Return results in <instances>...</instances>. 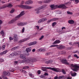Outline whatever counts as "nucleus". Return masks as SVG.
Wrapping results in <instances>:
<instances>
[{
  "label": "nucleus",
  "mask_w": 79,
  "mask_h": 79,
  "mask_svg": "<svg viewBox=\"0 0 79 79\" xmlns=\"http://www.w3.org/2000/svg\"><path fill=\"white\" fill-rule=\"evenodd\" d=\"M40 69H41L44 72H46L47 71V69L51 70L52 71L56 72H60V69H59L55 68H52L51 67H42L40 68Z\"/></svg>",
  "instance_id": "1"
},
{
  "label": "nucleus",
  "mask_w": 79,
  "mask_h": 79,
  "mask_svg": "<svg viewBox=\"0 0 79 79\" xmlns=\"http://www.w3.org/2000/svg\"><path fill=\"white\" fill-rule=\"evenodd\" d=\"M24 14V11H22L19 15H18L15 18L13 19L11 21H10L9 22V23L10 24H11L15 22L16 21V20H18V19H19V18H20V17H21V16H22Z\"/></svg>",
  "instance_id": "2"
},
{
  "label": "nucleus",
  "mask_w": 79,
  "mask_h": 79,
  "mask_svg": "<svg viewBox=\"0 0 79 79\" xmlns=\"http://www.w3.org/2000/svg\"><path fill=\"white\" fill-rule=\"evenodd\" d=\"M35 61V59H27L26 60H23V62H24L27 64L30 63L31 62H34Z\"/></svg>",
  "instance_id": "3"
},
{
  "label": "nucleus",
  "mask_w": 79,
  "mask_h": 79,
  "mask_svg": "<svg viewBox=\"0 0 79 79\" xmlns=\"http://www.w3.org/2000/svg\"><path fill=\"white\" fill-rule=\"evenodd\" d=\"M71 67L74 68V69H72V70H73V71L77 72L78 71V69H79V66L76 64L74 65L73 64H71Z\"/></svg>",
  "instance_id": "4"
},
{
  "label": "nucleus",
  "mask_w": 79,
  "mask_h": 79,
  "mask_svg": "<svg viewBox=\"0 0 79 79\" xmlns=\"http://www.w3.org/2000/svg\"><path fill=\"white\" fill-rule=\"evenodd\" d=\"M18 6L20 8L24 9L26 10L30 9L32 8V7L27 5H19Z\"/></svg>",
  "instance_id": "5"
},
{
  "label": "nucleus",
  "mask_w": 79,
  "mask_h": 79,
  "mask_svg": "<svg viewBox=\"0 0 79 79\" xmlns=\"http://www.w3.org/2000/svg\"><path fill=\"white\" fill-rule=\"evenodd\" d=\"M45 7H46V6H42L40 7L35 9V10L37 11V12H36V13L38 14L40 13V11L39 10H40L42 9H44Z\"/></svg>",
  "instance_id": "6"
},
{
  "label": "nucleus",
  "mask_w": 79,
  "mask_h": 79,
  "mask_svg": "<svg viewBox=\"0 0 79 79\" xmlns=\"http://www.w3.org/2000/svg\"><path fill=\"white\" fill-rule=\"evenodd\" d=\"M47 20V19L46 18H44L40 20L38 22L39 23H40L42 22H44Z\"/></svg>",
  "instance_id": "7"
},
{
  "label": "nucleus",
  "mask_w": 79,
  "mask_h": 79,
  "mask_svg": "<svg viewBox=\"0 0 79 79\" xmlns=\"http://www.w3.org/2000/svg\"><path fill=\"white\" fill-rule=\"evenodd\" d=\"M61 62L63 64H67V65H69V64L67 62L68 61L66 59H62L61 60Z\"/></svg>",
  "instance_id": "8"
},
{
  "label": "nucleus",
  "mask_w": 79,
  "mask_h": 79,
  "mask_svg": "<svg viewBox=\"0 0 79 79\" xmlns=\"http://www.w3.org/2000/svg\"><path fill=\"white\" fill-rule=\"evenodd\" d=\"M29 39H30L29 37L24 38V39H23L22 40H20L19 41V42L20 43H22L25 41L27 40H29Z\"/></svg>",
  "instance_id": "9"
},
{
  "label": "nucleus",
  "mask_w": 79,
  "mask_h": 79,
  "mask_svg": "<svg viewBox=\"0 0 79 79\" xmlns=\"http://www.w3.org/2000/svg\"><path fill=\"white\" fill-rule=\"evenodd\" d=\"M57 46L58 47H57V48L59 50H61L65 48V46L64 45H58Z\"/></svg>",
  "instance_id": "10"
},
{
  "label": "nucleus",
  "mask_w": 79,
  "mask_h": 79,
  "mask_svg": "<svg viewBox=\"0 0 79 79\" xmlns=\"http://www.w3.org/2000/svg\"><path fill=\"white\" fill-rule=\"evenodd\" d=\"M37 43V41H33V42H31L30 43H28V45L29 46H31L32 45L35 44Z\"/></svg>",
  "instance_id": "11"
},
{
  "label": "nucleus",
  "mask_w": 79,
  "mask_h": 79,
  "mask_svg": "<svg viewBox=\"0 0 79 79\" xmlns=\"http://www.w3.org/2000/svg\"><path fill=\"white\" fill-rule=\"evenodd\" d=\"M67 7L65 6L64 5H61L59 6H58V8H63L64 9H65L67 8Z\"/></svg>",
  "instance_id": "12"
},
{
  "label": "nucleus",
  "mask_w": 79,
  "mask_h": 79,
  "mask_svg": "<svg viewBox=\"0 0 79 79\" xmlns=\"http://www.w3.org/2000/svg\"><path fill=\"white\" fill-rule=\"evenodd\" d=\"M3 73L4 75L6 76H9L10 75V73L8 72L4 71Z\"/></svg>",
  "instance_id": "13"
},
{
  "label": "nucleus",
  "mask_w": 79,
  "mask_h": 79,
  "mask_svg": "<svg viewBox=\"0 0 79 79\" xmlns=\"http://www.w3.org/2000/svg\"><path fill=\"white\" fill-rule=\"evenodd\" d=\"M33 3V2L31 1H28L26 2H25V4H31Z\"/></svg>",
  "instance_id": "14"
},
{
  "label": "nucleus",
  "mask_w": 79,
  "mask_h": 79,
  "mask_svg": "<svg viewBox=\"0 0 79 79\" xmlns=\"http://www.w3.org/2000/svg\"><path fill=\"white\" fill-rule=\"evenodd\" d=\"M61 41L59 40H56V41H55L53 44H58Z\"/></svg>",
  "instance_id": "15"
},
{
  "label": "nucleus",
  "mask_w": 79,
  "mask_h": 79,
  "mask_svg": "<svg viewBox=\"0 0 79 79\" xmlns=\"http://www.w3.org/2000/svg\"><path fill=\"white\" fill-rule=\"evenodd\" d=\"M68 22L70 24H73L74 23V21L73 20H69Z\"/></svg>",
  "instance_id": "16"
},
{
  "label": "nucleus",
  "mask_w": 79,
  "mask_h": 79,
  "mask_svg": "<svg viewBox=\"0 0 79 79\" xmlns=\"http://www.w3.org/2000/svg\"><path fill=\"white\" fill-rule=\"evenodd\" d=\"M20 57L23 59H26V56L24 55H21L20 56Z\"/></svg>",
  "instance_id": "17"
},
{
  "label": "nucleus",
  "mask_w": 79,
  "mask_h": 79,
  "mask_svg": "<svg viewBox=\"0 0 79 79\" xmlns=\"http://www.w3.org/2000/svg\"><path fill=\"white\" fill-rule=\"evenodd\" d=\"M31 47L26 48V51H27V52H31Z\"/></svg>",
  "instance_id": "18"
},
{
  "label": "nucleus",
  "mask_w": 79,
  "mask_h": 79,
  "mask_svg": "<svg viewBox=\"0 0 79 79\" xmlns=\"http://www.w3.org/2000/svg\"><path fill=\"white\" fill-rule=\"evenodd\" d=\"M15 54L16 56L17 55H19L21 54V52L20 51H18L15 52Z\"/></svg>",
  "instance_id": "19"
},
{
  "label": "nucleus",
  "mask_w": 79,
  "mask_h": 79,
  "mask_svg": "<svg viewBox=\"0 0 79 79\" xmlns=\"http://www.w3.org/2000/svg\"><path fill=\"white\" fill-rule=\"evenodd\" d=\"M19 46L16 47H14L11 49V50L12 51H14L15 50H16L17 49H19Z\"/></svg>",
  "instance_id": "20"
},
{
  "label": "nucleus",
  "mask_w": 79,
  "mask_h": 79,
  "mask_svg": "<svg viewBox=\"0 0 79 79\" xmlns=\"http://www.w3.org/2000/svg\"><path fill=\"white\" fill-rule=\"evenodd\" d=\"M52 62H53V60H50L49 61L46 62L45 63L46 64H49V63H52Z\"/></svg>",
  "instance_id": "21"
},
{
  "label": "nucleus",
  "mask_w": 79,
  "mask_h": 79,
  "mask_svg": "<svg viewBox=\"0 0 79 79\" xmlns=\"http://www.w3.org/2000/svg\"><path fill=\"white\" fill-rule=\"evenodd\" d=\"M7 5H3L2 7L0 8V9H4L7 7Z\"/></svg>",
  "instance_id": "22"
},
{
  "label": "nucleus",
  "mask_w": 79,
  "mask_h": 79,
  "mask_svg": "<svg viewBox=\"0 0 79 79\" xmlns=\"http://www.w3.org/2000/svg\"><path fill=\"white\" fill-rule=\"evenodd\" d=\"M64 78V76H61L58 77L57 79H63Z\"/></svg>",
  "instance_id": "23"
},
{
  "label": "nucleus",
  "mask_w": 79,
  "mask_h": 79,
  "mask_svg": "<svg viewBox=\"0 0 79 79\" xmlns=\"http://www.w3.org/2000/svg\"><path fill=\"white\" fill-rule=\"evenodd\" d=\"M17 24L19 26H23V22L19 23Z\"/></svg>",
  "instance_id": "24"
},
{
  "label": "nucleus",
  "mask_w": 79,
  "mask_h": 79,
  "mask_svg": "<svg viewBox=\"0 0 79 79\" xmlns=\"http://www.w3.org/2000/svg\"><path fill=\"white\" fill-rule=\"evenodd\" d=\"M77 73H72L71 74L72 76L73 77H75L76 76Z\"/></svg>",
  "instance_id": "25"
},
{
  "label": "nucleus",
  "mask_w": 79,
  "mask_h": 79,
  "mask_svg": "<svg viewBox=\"0 0 79 79\" xmlns=\"http://www.w3.org/2000/svg\"><path fill=\"white\" fill-rule=\"evenodd\" d=\"M53 0H45L44 1V2L45 3H48V2H51V1H52Z\"/></svg>",
  "instance_id": "26"
},
{
  "label": "nucleus",
  "mask_w": 79,
  "mask_h": 79,
  "mask_svg": "<svg viewBox=\"0 0 79 79\" xmlns=\"http://www.w3.org/2000/svg\"><path fill=\"white\" fill-rule=\"evenodd\" d=\"M71 3V2H68L64 4V5L66 6H68L70 5Z\"/></svg>",
  "instance_id": "27"
},
{
  "label": "nucleus",
  "mask_w": 79,
  "mask_h": 79,
  "mask_svg": "<svg viewBox=\"0 0 79 79\" xmlns=\"http://www.w3.org/2000/svg\"><path fill=\"white\" fill-rule=\"evenodd\" d=\"M58 19V18H53L52 19V21H57Z\"/></svg>",
  "instance_id": "28"
},
{
  "label": "nucleus",
  "mask_w": 79,
  "mask_h": 79,
  "mask_svg": "<svg viewBox=\"0 0 79 79\" xmlns=\"http://www.w3.org/2000/svg\"><path fill=\"white\" fill-rule=\"evenodd\" d=\"M0 34L2 35V36H4V32L3 30H2L0 32Z\"/></svg>",
  "instance_id": "29"
},
{
  "label": "nucleus",
  "mask_w": 79,
  "mask_h": 79,
  "mask_svg": "<svg viewBox=\"0 0 79 79\" xmlns=\"http://www.w3.org/2000/svg\"><path fill=\"white\" fill-rule=\"evenodd\" d=\"M50 7L51 8L52 10H54V5H51L50 6Z\"/></svg>",
  "instance_id": "30"
},
{
  "label": "nucleus",
  "mask_w": 79,
  "mask_h": 79,
  "mask_svg": "<svg viewBox=\"0 0 79 79\" xmlns=\"http://www.w3.org/2000/svg\"><path fill=\"white\" fill-rule=\"evenodd\" d=\"M53 22V21L52 20V19H50V20H48L47 22V24H49V23H50V22Z\"/></svg>",
  "instance_id": "31"
},
{
  "label": "nucleus",
  "mask_w": 79,
  "mask_h": 79,
  "mask_svg": "<svg viewBox=\"0 0 79 79\" xmlns=\"http://www.w3.org/2000/svg\"><path fill=\"white\" fill-rule=\"evenodd\" d=\"M38 50H39V51L40 52H44V51H45V50L44 49H40Z\"/></svg>",
  "instance_id": "32"
},
{
  "label": "nucleus",
  "mask_w": 79,
  "mask_h": 79,
  "mask_svg": "<svg viewBox=\"0 0 79 79\" xmlns=\"http://www.w3.org/2000/svg\"><path fill=\"white\" fill-rule=\"evenodd\" d=\"M29 67L28 66H25L23 68V69H29Z\"/></svg>",
  "instance_id": "33"
},
{
  "label": "nucleus",
  "mask_w": 79,
  "mask_h": 79,
  "mask_svg": "<svg viewBox=\"0 0 79 79\" xmlns=\"http://www.w3.org/2000/svg\"><path fill=\"white\" fill-rule=\"evenodd\" d=\"M10 56H16L15 54V52L14 53H12L10 55Z\"/></svg>",
  "instance_id": "34"
},
{
  "label": "nucleus",
  "mask_w": 79,
  "mask_h": 79,
  "mask_svg": "<svg viewBox=\"0 0 79 79\" xmlns=\"http://www.w3.org/2000/svg\"><path fill=\"white\" fill-rule=\"evenodd\" d=\"M29 75L31 78H34V75H32L31 73H29Z\"/></svg>",
  "instance_id": "35"
},
{
  "label": "nucleus",
  "mask_w": 79,
  "mask_h": 79,
  "mask_svg": "<svg viewBox=\"0 0 79 79\" xmlns=\"http://www.w3.org/2000/svg\"><path fill=\"white\" fill-rule=\"evenodd\" d=\"M73 53L74 54H76L77 53L79 54V51L78 50H77L75 51H74L73 52Z\"/></svg>",
  "instance_id": "36"
},
{
  "label": "nucleus",
  "mask_w": 79,
  "mask_h": 79,
  "mask_svg": "<svg viewBox=\"0 0 79 79\" xmlns=\"http://www.w3.org/2000/svg\"><path fill=\"white\" fill-rule=\"evenodd\" d=\"M56 24H57V23L56 22H54L52 23V26L53 27H54L55 25H56Z\"/></svg>",
  "instance_id": "37"
},
{
  "label": "nucleus",
  "mask_w": 79,
  "mask_h": 79,
  "mask_svg": "<svg viewBox=\"0 0 79 79\" xmlns=\"http://www.w3.org/2000/svg\"><path fill=\"white\" fill-rule=\"evenodd\" d=\"M15 10L14 9H12L10 12V13H12L15 11Z\"/></svg>",
  "instance_id": "38"
},
{
  "label": "nucleus",
  "mask_w": 79,
  "mask_h": 79,
  "mask_svg": "<svg viewBox=\"0 0 79 79\" xmlns=\"http://www.w3.org/2000/svg\"><path fill=\"white\" fill-rule=\"evenodd\" d=\"M73 56H74L75 57L77 58V59L79 58V57L76 54L73 55Z\"/></svg>",
  "instance_id": "39"
},
{
  "label": "nucleus",
  "mask_w": 79,
  "mask_h": 79,
  "mask_svg": "<svg viewBox=\"0 0 79 79\" xmlns=\"http://www.w3.org/2000/svg\"><path fill=\"white\" fill-rule=\"evenodd\" d=\"M2 48V50H5V45H3Z\"/></svg>",
  "instance_id": "40"
},
{
  "label": "nucleus",
  "mask_w": 79,
  "mask_h": 79,
  "mask_svg": "<svg viewBox=\"0 0 79 79\" xmlns=\"http://www.w3.org/2000/svg\"><path fill=\"white\" fill-rule=\"evenodd\" d=\"M44 37V35H42L41 37L39 38V40H41Z\"/></svg>",
  "instance_id": "41"
},
{
  "label": "nucleus",
  "mask_w": 79,
  "mask_h": 79,
  "mask_svg": "<svg viewBox=\"0 0 79 79\" xmlns=\"http://www.w3.org/2000/svg\"><path fill=\"white\" fill-rule=\"evenodd\" d=\"M12 6V5L11 4H9L8 5H7V7H11Z\"/></svg>",
  "instance_id": "42"
},
{
  "label": "nucleus",
  "mask_w": 79,
  "mask_h": 79,
  "mask_svg": "<svg viewBox=\"0 0 79 79\" xmlns=\"http://www.w3.org/2000/svg\"><path fill=\"white\" fill-rule=\"evenodd\" d=\"M60 53H61V54H65L66 53V52L65 51L64 52H60Z\"/></svg>",
  "instance_id": "43"
},
{
  "label": "nucleus",
  "mask_w": 79,
  "mask_h": 79,
  "mask_svg": "<svg viewBox=\"0 0 79 79\" xmlns=\"http://www.w3.org/2000/svg\"><path fill=\"white\" fill-rule=\"evenodd\" d=\"M18 41V38H14V42H16Z\"/></svg>",
  "instance_id": "44"
},
{
  "label": "nucleus",
  "mask_w": 79,
  "mask_h": 79,
  "mask_svg": "<svg viewBox=\"0 0 79 79\" xmlns=\"http://www.w3.org/2000/svg\"><path fill=\"white\" fill-rule=\"evenodd\" d=\"M37 73L38 74H39V75L41 74V70H38L37 71Z\"/></svg>",
  "instance_id": "45"
},
{
  "label": "nucleus",
  "mask_w": 79,
  "mask_h": 79,
  "mask_svg": "<svg viewBox=\"0 0 79 79\" xmlns=\"http://www.w3.org/2000/svg\"><path fill=\"white\" fill-rule=\"evenodd\" d=\"M58 46V45H51L50 47V48H52V47H57Z\"/></svg>",
  "instance_id": "46"
},
{
  "label": "nucleus",
  "mask_w": 79,
  "mask_h": 79,
  "mask_svg": "<svg viewBox=\"0 0 79 79\" xmlns=\"http://www.w3.org/2000/svg\"><path fill=\"white\" fill-rule=\"evenodd\" d=\"M67 14L69 15H72L73 14V13L68 11L67 12Z\"/></svg>",
  "instance_id": "47"
},
{
  "label": "nucleus",
  "mask_w": 79,
  "mask_h": 79,
  "mask_svg": "<svg viewBox=\"0 0 79 79\" xmlns=\"http://www.w3.org/2000/svg\"><path fill=\"white\" fill-rule=\"evenodd\" d=\"M62 72L64 74H66V72L64 70V69H62Z\"/></svg>",
  "instance_id": "48"
},
{
  "label": "nucleus",
  "mask_w": 79,
  "mask_h": 79,
  "mask_svg": "<svg viewBox=\"0 0 79 79\" xmlns=\"http://www.w3.org/2000/svg\"><path fill=\"white\" fill-rule=\"evenodd\" d=\"M8 52V51L7 50H6L5 51H4L3 52V54H6L7 52Z\"/></svg>",
  "instance_id": "49"
},
{
  "label": "nucleus",
  "mask_w": 79,
  "mask_h": 79,
  "mask_svg": "<svg viewBox=\"0 0 79 79\" xmlns=\"http://www.w3.org/2000/svg\"><path fill=\"white\" fill-rule=\"evenodd\" d=\"M57 8H58V6L57 5H56L55 6H54V9Z\"/></svg>",
  "instance_id": "50"
},
{
  "label": "nucleus",
  "mask_w": 79,
  "mask_h": 79,
  "mask_svg": "<svg viewBox=\"0 0 79 79\" xmlns=\"http://www.w3.org/2000/svg\"><path fill=\"white\" fill-rule=\"evenodd\" d=\"M17 38V35L16 34H15L14 36V39Z\"/></svg>",
  "instance_id": "51"
},
{
  "label": "nucleus",
  "mask_w": 79,
  "mask_h": 79,
  "mask_svg": "<svg viewBox=\"0 0 79 79\" xmlns=\"http://www.w3.org/2000/svg\"><path fill=\"white\" fill-rule=\"evenodd\" d=\"M45 77L44 75H41L40 76V77L41 78H44Z\"/></svg>",
  "instance_id": "52"
},
{
  "label": "nucleus",
  "mask_w": 79,
  "mask_h": 79,
  "mask_svg": "<svg viewBox=\"0 0 79 79\" xmlns=\"http://www.w3.org/2000/svg\"><path fill=\"white\" fill-rule=\"evenodd\" d=\"M24 30H25V28L24 27H23L22 30V33H23L24 31Z\"/></svg>",
  "instance_id": "53"
},
{
  "label": "nucleus",
  "mask_w": 79,
  "mask_h": 79,
  "mask_svg": "<svg viewBox=\"0 0 79 79\" xmlns=\"http://www.w3.org/2000/svg\"><path fill=\"white\" fill-rule=\"evenodd\" d=\"M23 26L27 25V23H24V22H23Z\"/></svg>",
  "instance_id": "54"
},
{
  "label": "nucleus",
  "mask_w": 79,
  "mask_h": 79,
  "mask_svg": "<svg viewBox=\"0 0 79 79\" xmlns=\"http://www.w3.org/2000/svg\"><path fill=\"white\" fill-rule=\"evenodd\" d=\"M75 2L76 4H77L78 3H79V0H75Z\"/></svg>",
  "instance_id": "55"
},
{
  "label": "nucleus",
  "mask_w": 79,
  "mask_h": 79,
  "mask_svg": "<svg viewBox=\"0 0 79 79\" xmlns=\"http://www.w3.org/2000/svg\"><path fill=\"white\" fill-rule=\"evenodd\" d=\"M13 39L14 38L11 37H9V40L10 41L13 40Z\"/></svg>",
  "instance_id": "56"
},
{
  "label": "nucleus",
  "mask_w": 79,
  "mask_h": 79,
  "mask_svg": "<svg viewBox=\"0 0 79 79\" xmlns=\"http://www.w3.org/2000/svg\"><path fill=\"white\" fill-rule=\"evenodd\" d=\"M44 76H48V74L47 73H45L44 74Z\"/></svg>",
  "instance_id": "57"
},
{
  "label": "nucleus",
  "mask_w": 79,
  "mask_h": 79,
  "mask_svg": "<svg viewBox=\"0 0 79 79\" xmlns=\"http://www.w3.org/2000/svg\"><path fill=\"white\" fill-rule=\"evenodd\" d=\"M72 77H67V79H72Z\"/></svg>",
  "instance_id": "58"
},
{
  "label": "nucleus",
  "mask_w": 79,
  "mask_h": 79,
  "mask_svg": "<svg viewBox=\"0 0 79 79\" xmlns=\"http://www.w3.org/2000/svg\"><path fill=\"white\" fill-rule=\"evenodd\" d=\"M62 33H64L66 32V31L65 30H62Z\"/></svg>",
  "instance_id": "59"
},
{
  "label": "nucleus",
  "mask_w": 79,
  "mask_h": 79,
  "mask_svg": "<svg viewBox=\"0 0 79 79\" xmlns=\"http://www.w3.org/2000/svg\"><path fill=\"white\" fill-rule=\"evenodd\" d=\"M4 61V60H3V59H0V61L1 62H3Z\"/></svg>",
  "instance_id": "60"
},
{
  "label": "nucleus",
  "mask_w": 79,
  "mask_h": 79,
  "mask_svg": "<svg viewBox=\"0 0 79 79\" xmlns=\"http://www.w3.org/2000/svg\"><path fill=\"white\" fill-rule=\"evenodd\" d=\"M14 64H17L18 63V61H15L14 62Z\"/></svg>",
  "instance_id": "61"
},
{
  "label": "nucleus",
  "mask_w": 79,
  "mask_h": 79,
  "mask_svg": "<svg viewBox=\"0 0 79 79\" xmlns=\"http://www.w3.org/2000/svg\"><path fill=\"white\" fill-rule=\"evenodd\" d=\"M58 12H59V13H58V14H61V12L59 10V11H58Z\"/></svg>",
  "instance_id": "62"
},
{
  "label": "nucleus",
  "mask_w": 79,
  "mask_h": 79,
  "mask_svg": "<svg viewBox=\"0 0 79 79\" xmlns=\"http://www.w3.org/2000/svg\"><path fill=\"white\" fill-rule=\"evenodd\" d=\"M22 72L25 73H26V72L25 71L23 70H22Z\"/></svg>",
  "instance_id": "63"
},
{
  "label": "nucleus",
  "mask_w": 79,
  "mask_h": 79,
  "mask_svg": "<svg viewBox=\"0 0 79 79\" xmlns=\"http://www.w3.org/2000/svg\"><path fill=\"white\" fill-rule=\"evenodd\" d=\"M58 77L57 76H56L54 77V79H57Z\"/></svg>",
  "instance_id": "64"
}]
</instances>
